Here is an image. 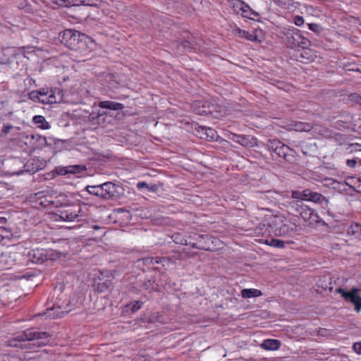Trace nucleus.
I'll return each mask as SVG.
<instances>
[{"label": "nucleus", "instance_id": "nucleus-44", "mask_svg": "<svg viewBox=\"0 0 361 361\" xmlns=\"http://www.w3.org/2000/svg\"><path fill=\"white\" fill-rule=\"evenodd\" d=\"M190 42L188 41H185L182 43L181 46L183 47L184 49H186L190 46Z\"/></svg>", "mask_w": 361, "mask_h": 361}, {"label": "nucleus", "instance_id": "nucleus-6", "mask_svg": "<svg viewBox=\"0 0 361 361\" xmlns=\"http://www.w3.org/2000/svg\"><path fill=\"white\" fill-rule=\"evenodd\" d=\"M360 291L361 289L357 288H353L348 291L342 288L336 289V293L341 294L345 302H350L355 306L357 312L361 310V296L359 295Z\"/></svg>", "mask_w": 361, "mask_h": 361}, {"label": "nucleus", "instance_id": "nucleus-46", "mask_svg": "<svg viewBox=\"0 0 361 361\" xmlns=\"http://www.w3.org/2000/svg\"><path fill=\"white\" fill-rule=\"evenodd\" d=\"M202 114H212V111L211 110H209L208 111H206V110H204L202 111Z\"/></svg>", "mask_w": 361, "mask_h": 361}, {"label": "nucleus", "instance_id": "nucleus-31", "mask_svg": "<svg viewBox=\"0 0 361 361\" xmlns=\"http://www.w3.org/2000/svg\"><path fill=\"white\" fill-rule=\"evenodd\" d=\"M267 243L271 246L283 248L285 246V242L279 239H271L269 242L267 241Z\"/></svg>", "mask_w": 361, "mask_h": 361}, {"label": "nucleus", "instance_id": "nucleus-29", "mask_svg": "<svg viewBox=\"0 0 361 361\" xmlns=\"http://www.w3.org/2000/svg\"><path fill=\"white\" fill-rule=\"evenodd\" d=\"M0 361H22L21 358L11 354H1Z\"/></svg>", "mask_w": 361, "mask_h": 361}, {"label": "nucleus", "instance_id": "nucleus-12", "mask_svg": "<svg viewBox=\"0 0 361 361\" xmlns=\"http://www.w3.org/2000/svg\"><path fill=\"white\" fill-rule=\"evenodd\" d=\"M269 148L271 152H275L279 157L286 158L290 148L279 140L269 142Z\"/></svg>", "mask_w": 361, "mask_h": 361}, {"label": "nucleus", "instance_id": "nucleus-39", "mask_svg": "<svg viewBox=\"0 0 361 361\" xmlns=\"http://www.w3.org/2000/svg\"><path fill=\"white\" fill-rule=\"evenodd\" d=\"M353 348L355 353L360 355L361 354V342L355 343Z\"/></svg>", "mask_w": 361, "mask_h": 361}, {"label": "nucleus", "instance_id": "nucleus-3", "mask_svg": "<svg viewBox=\"0 0 361 361\" xmlns=\"http://www.w3.org/2000/svg\"><path fill=\"white\" fill-rule=\"evenodd\" d=\"M279 35L286 46L290 49L301 47L306 49L311 46L310 40L304 37L300 30L293 26L282 27Z\"/></svg>", "mask_w": 361, "mask_h": 361}, {"label": "nucleus", "instance_id": "nucleus-5", "mask_svg": "<svg viewBox=\"0 0 361 361\" xmlns=\"http://www.w3.org/2000/svg\"><path fill=\"white\" fill-rule=\"evenodd\" d=\"M85 214L80 206L66 207L55 214L54 221L66 222H80L85 219Z\"/></svg>", "mask_w": 361, "mask_h": 361}, {"label": "nucleus", "instance_id": "nucleus-21", "mask_svg": "<svg viewBox=\"0 0 361 361\" xmlns=\"http://www.w3.org/2000/svg\"><path fill=\"white\" fill-rule=\"evenodd\" d=\"M290 130H293L299 132H307L312 129V126L309 123L302 122H293L290 124Z\"/></svg>", "mask_w": 361, "mask_h": 361}, {"label": "nucleus", "instance_id": "nucleus-20", "mask_svg": "<svg viewBox=\"0 0 361 361\" xmlns=\"http://www.w3.org/2000/svg\"><path fill=\"white\" fill-rule=\"evenodd\" d=\"M236 34L238 37L246 39L251 42H259L255 32L250 33L249 32L238 28Z\"/></svg>", "mask_w": 361, "mask_h": 361}, {"label": "nucleus", "instance_id": "nucleus-23", "mask_svg": "<svg viewBox=\"0 0 361 361\" xmlns=\"http://www.w3.org/2000/svg\"><path fill=\"white\" fill-rule=\"evenodd\" d=\"M241 295L243 298H256L262 295V292L255 288H245L241 290Z\"/></svg>", "mask_w": 361, "mask_h": 361}, {"label": "nucleus", "instance_id": "nucleus-28", "mask_svg": "<svg viewBox=\"0 0 361 361\" xmlns=\"http://www.w3.org/2000/svg\"><path fill=\"white\" fill-rule=\"evenodd\" d=\"M349 233H352L357 238L361 237V225L355 224L351 225L348 230Z\"/></svg>", "mask_w": 361, "mask_h": 361}, {"label": "nucleus", "instance_id": "nucleus-49", "mask_svg": "<svg viewBox=\"0 0 361 361\" xmlns=\"http://www.w3.org/2000/svg\"><path fill=\"white\" fill-rule=\"evenodd\" d=\"M252 13L255 16H258V14L256 12L252 11Z\"/></svg>", "mask_w": 361, "mask_h": 361}, {"label": "nucleus", "instance_id": "nucleus-42", "mask_svg": "<svg viewBox=\"0 0 361 361\" xmlns=\"http://www.w3.org/2000/svg\"><path fill=\"white\" fill-rule=\"evenodd\" d=\"M309 29L314 32H317L319 30V25L316 23L308 24Z\"/></svg>", "mask_w": 361, "mask_h": 361}, {"label": "nucleus", "instance_id": "nucleus-47", "mask_svg": "<svg viewBox=\"0 0 361 361\" xmlns=\"http://www.w3.org/2000/svg\"><path fill=\"white\" fill-rule=\"evenodd\" d=\"M92 228H93L94 230H98V229H99V228H100V227H99V226H97V225L93 226V227H92Z\"/></svg>", "mask_w": 361, "mask_h": 361}, {"label": "nucleus", "instance_id": "nucleus-17", "mask_svg": "<svg viewBox=\"0 0 361 361\" xmlns=\"http://www.w3.org/2000/svg\"><path fill=\"white\" fill-rule=\"evenodd\" d=\"M99 3L100 0H67V7L81 5L96 7Z\"/></svg>", "mask_w": 361, "mask_h": 361}, {"label": "nucleus", "instance_id": "nucleus-13", "mask_svg": "<svg viewBox=\"0 0 361 361\" xmlns=\"http://www.w3.org/2000/svg\"><path fill=\"white\" fill-rule=\"evenodd\" d=\"M27 257L30 261L36 264L43 263L48 259L46 250L39 248L30 250Z\"/></svg>", "mask_w": 361, "mask_h": 361}, {"label": "nucleus", "instance_id": "nucleus-4", "mask_svg": "<svg viewBox=\"0 0 361 361\" xmlns=\"http://www.w3.org/2000/svg\"><path fill=\"white\" fill-rule=\"evenodd\" d=\"M61 42L70 49L82 51L90 38L85 34L73 30H66L59 35Z\"/></svg>", "mask_w": 361, "mask_h": 361}, {"label": "nucleus", "instance_id": "nucleus-11", "mask_svg": "<svg viewBox=\"0 0 361 361\" xmlns=\"http://www.w3.org/2000/svg\"><path fill=\"white\" fill-rule=\"evenodd\" d=\"M102 187L104 200L113 199L116 197L118 193V190L119 189V186L111 182L102 183Z\"/></svg>", "mask_w": 361, "mask_h": 361}, {"label": "nucleus", "instance_id": "nucleus-33", "mask_svg": "<svg viewBox=\"0 0 361 361\" xmlns=\"http://www.w3.org/2000/svg\"><path fill=\"white\" fill-rule=\"evenodd\" d=\"M12 235L11 231L9 228L0 226V236L4 238H10Z\"/></svg>", "mask_w": 361, "mask_h": 361}, {"label": "nucleus", "instance_id": "nucleus-53", "mask_svg": "<svg viewBox=\"0 0 361 361\" xmlns=\"http://www.w3.org/2000/svg\"><path fill=\"white\" fill-rule=\"evenodd\" d=\"M332 288H333L332 287H330V288H329V290H330V291H331V290H332Z\"/></svg>", "mask_w": 361, "mask_h": 361}, {"label": "nucleus", "instance_id": "nucleus-2", "mask_svg": "<svg viewBox=\"0 0 361 361\" xmlns=\"http://www.w3.org/2000/svg\"><path fill=\"white\" fill-rule=\"evenodd\" d=\"M50 335L45 331H38L34 329H29L16 337L18 341H30L28 343H21L19 346L22 348H29L35 350L37 348L47 345L49 342ZM9 345L17 347L16 343H12L10 341Z\"/></svg>", "mask_w": 361, "mask_h": 361}, {"label": "nucleus", "instance_id": "nucleus-8", "mask_svg": "<svg viewBox=\"0 0 361 361\" xmlns=\"http://www.w3.org/2000/svg\"><path fill=\"white\" fill-rule=\"evenodd\" d=\"M137 262H142L144 265L148 266L149 268L159 270L161 265L162 267H168L170 264V260L166 257H145L142 259L137 260Z\"/></svg>", "mask_w": 361, "mask_h": 361}, {"label": "nucleus", "instance_id": "nucleus-22", "mask_svg": "<svg viewBox=\"0 0 361 361\" xmlns=\"http://www.w3.org/2000/svg\"><path fill=\"white\" fill-rule=\"evenodd\" d=\"M346 185L353 188L358 192H361V178L356 177H349L346 180Z\"/></svg>", "mask_w": 361, "mask_h": 361}, {"label": "nucleus", "instance_id": "nucleus-9", "mask_svg": "<svg viewBox=\"0 0 361 361\" xmlns=\"http://www.w3.org/2000/svg\"><path fill=\"white\" fill-rule=\"evenodd\" d=\"M300 216L308 225H314L322 221L317 212L307 205L302 208Z\"/></svg>", "mask_w": 361, "mask_h": 361}, {"label": "nucleus", "instance_id": "nucleus-7", "mask_svg": "<svg viewBox=\"0 0 361 361\" xmlns=\"http://www.w3.org/2000/svg\"><path fill=\"white\" fill-rule=\"evenodd\" d=\"M40 102L42 104H56L62 101V92L59 89L41 90Z\"/></svg>", "mask_w": 361, "mask_h": 361}, {"label": "nucleus", "instance_id": "nucleus-38", "mask_svg": "<svg viewBox=\"0 0 361 361\" xmlns=\"http://www.w3.org/2000/svg\"><path fill=\"white\" fill-rule=\"evenodd\" d=\"M240 11H241L240 14L243 17L250 18L249 12L251 11V8H250V6L248 5H247V8H243Z\"/></svg>", "mask_w": 361, "mask_h": 361}, {"label": "nucleus", "instance_id": "nucleus-27", "mask_svg": "<svg viewBox=\"0 0 361 361\" xmlns=\"http://www.w3.org/2000/svg\"><path fill=\"white\" fill-rule=\"evenodd\" d=\"M305 206V204H303L300 201L297 200L288 202V207L299 214L300 213L302 208Z\"/></svg>", "mask_w": 361, "mask_h": 361}, {"label": "nucleus", "instance_id": "nucleus-40", "mask_svg": "<svg viewBox=\"0 0 361 361\" xmlns=\"http://www.w3.org/2000/svg\"><path fill=\"white\" fill-rule=\"evenodd\" d=\"M346 164L350 168H355L357 164V161L355 159H348L346 161Z\"/></svg>", "mask_w": 361, "mask_h": 361}, {"label": "nucleus", "instance_id": "nucleus-37", "mask_svg": "<svg viewBox=\"0 0 361 361\" xmlns=\"http://www.w3.org/2000/svg\"><path fill=\"white\" fill-rule=\"evenodd\" d=\"M304 19L302 16H296L294 17L293 23H295V25L301 26L304 24Z\"/></svg>", "mask_w": 361, "mask_h": 361}, {"label": "nucleus", "instance_id": "nucleus-50", "mask_svg": "<svg viewBox=\"0 0 361 361\" xmlns=\"http://www.w3.org/2000/svg\"><path fill=\"white\" fill-rule=\"evenodd\" d=\"M136 304H137V310L140 308V306L137 305L138 304V301L136 302Z\"/></svg>", "mask_w": 361, "mask_h": 361}, {"label": "nucleus", "instance_id": "nucleus-25", "mask_svg": "<svg viewBox=\"0 0 361 361\" xmlns=\"http://www.w3.org/2000/svg\"><path fill=\"white\" fill-rule=\"evenodd\" d=\"M324 200L325 197L323 196L321 193L312 192L309 190L307 201L313 202L315 203H322Z\"/></svg>", "mask_w": 361, "mask_h": 361}, {"label": "nucleus", "instance_id": "nucleus-24", "mask_svg": "<svg viewBox=\"0 0 361 361\" xmlns=\"http://www.w3.org/2000/svg\"><path fill=\"white\" fill-rule=\"evenodd\" d=\"M309 189H305L302 191L293 190L291 192V197L297 200H308Z\"/></svg>", "mask_w": 361, "mask_h": 361}, {"label": "nucleus", "instance_id": "nucleus-14", "mask_svg": "<svg viewBox=\"0 0 361 361\" xmlns=\"http://www.w3.org/2000/svg\"><path fill=\"white\" fill-rule=\"evenodd\" d=\"M39 204L44 207H49L55 204V198L45 191H41L35 194Z\"/></svg>", "mask_w": 361, "mask_h": 361}, {"label": "nucleus", "instance_id": "nucleus-19", "mask_svg": "<svg viewBox=\"0 0 361 361\" xmlns=\"http://www.w3.org/2000/svg\"><path fill=\"white\" fill-rule=\"evenodd\" d=\"M32 122L37 126V128L43 130H48L51 128L50 124L47 121L43 116H35L32 118Z\"/></svg>", "mask_w": 361, "mask_h": 361}, {"label": "nucleus", "instance_id": "nucleus-48", "mask_svg": "<svg viewBox=\"0 0 361 361\" xmlns=\"http://www.w3.org/2000/svg\"><path fill=\"white\" fill-rule=\"evenodd\" d=\"M5 221H6L5 218H0V223Z\"/></svg>", "mask_w": 361, "mask_h": 361}, {"label": "nucleus", "instance_id": "nucleus-18", "mask_svg": "<svg viewBox=\"0 0 361 361\" xmlns=\"http://www.w3.org/2000/svg\"><path fill=\"white\" fill-rule=\"evenodd\" d=\"M261 346L267 350H276L280 348L281 342L276 339H266L262 342Z\"/></svg>", "mask_w": 361, "mask_h": 361}, {"label": "nucleus", "instance_id": "nucleus-34", "mask_svg": "<svg viewBox=\"0 0 361 361\" xmlns=\"http://www.w3.org/2000/svg\"><path fill=\"white\" fill-rule=\"evenodd\" d=\"M41 94H42L41 90L39 91H32L29 94V97L30 99H32L34 102H40Z\"/></svg>", "mask_w": 361, "mask_h": 361}, {"label": "nucleus", "instance_id": "nucleus-43", "mask_svg": "<svg viewBox=\"0 0 361 361\" xmlns=\"http://www.w3.org/2000/svg\"><path fill=\"white\" fill-rule=\"evenodd\" d=\"M351 97H352L353 99L355 100L356 102L360 103L361 105V96L355 94L351 95Z\"/></svg>", "mask_w": 361, "mask_h": 361}, {"label": "nucleus", "instance_id": "nucleus-36", "mask_svg": "<svg viewBox=\"0 0 361 361\" xmlns=\"http://www.w3.org/2000/svg\"><path fill=\"white\" fill-rule=\"evenodd\" d=\"M137 187L140 189L146 188L149 190L154 191L157 189V187L155 185H152L151 188L149 187V185L145 182H139L137 184Z\"/></svg>", "mask_w": 361, "mask_h": 361}, {"label": "nucleus", "instance_id": "nucleus-16", "mask_svg": "<svg viewBox=\"0 0 361 361\" xmlns=\"http://www.w3.org/2000/svg\"><path fill=\"white\" fill-rule=\"evenodd\" d=\"M87 170V168L85 165L82 164H78V165H71L68 166L66 167H63V169H60L59 173L61 175H66V174H76L79 173L82 171H84Z\"/></svg>", "mask_w": 361, "mask_h": 361}, {"label": "nucleus", "instance_id": "nucleus-45", "mask_svg": "<svg viewBox=\"0 0 361 361\" xmlns=\"http://www.w3.org/2000/svg\"><path fill=\"white\" fill-rule=\"evenodd\" d=\"M192 247H195L204 249V250H207V248L204 246L200 247V246H195V245H192Z\"/></svg>", "mask_w": 361, "mask_h": 361}, {"label": "nucleus", "instance_id": "nucleus-52", "mask_svg": "<svg viewBox=\"0 0 361 361\" xmlns=\"http://www.w3.org/2000/svg\"><path fill=\"white\" fill-rule=\"evenodd\" d=\"M35 357H32V358H35ZM27 359H31V357H27Z\"/></svg>", "mask_w": 361, "mask_h": 361}, {"label": "nucleus", "instance_id": "nucleus-51", "mask_svg": "<svg viewBox=\"0 0 361 361\" xmlns=\"http://www.w3.org/2000/svg\"><path fill=\"white\" fill-rule=\"evenodd\" d=\"M135 307V305H133L132 306V310H134V307Z\"/></svg>", "mask_w": 361, "mask_h": 361}, {"label": "nucleus", "instance_id": "nucleus-30", "mask_svg": "<svg viewBox=\"0 0 361 361\" xmlns=\"http://www.w3.org/2000/svg\"><path fill=\"white\" fill-rule=\"evenodd\" d=\"M233 8L237 13H240L241 9L243 8H247V4H245L243 1L240 0H235L233 4Z\"/></svg>", "mask_w": 361, "mask_h": 361}, {"label": "nucleus", "instance_id": "nucleus-1", "mask_svg": "<svg viewBox=\"0 0 361 361\" xmlns=\"http://www.w3.org/2000/svg\"><path fill=\"white\" fill-rule=\"evenodd\" d=\"M123 108L124 105L118 102L113 101L100 102L98 108H95L90 114L89 121L92 125L105 128L108 125L114 123L116 119L114 111L121 110Z\"/></svg>", "mask_w": 361, "mask_h": 361}, {"label": "nucleus", "instance_id": "nucleus-32", "mask_svg": "<svg viewBox=\"0 0 361 361\" xmlns=\"http://www.w3.org/2000/svg\"><path fill=\"white\" fill-rule=\"evenodd\" d=\"M111 284V283L110 280H106L104 282H99L97 285V288L99 292H104L110 287Z\"/></svg>", "mask_w": 361, "mask_h": 361}, {"label": "nucleus", "instance_id": "nucleus-35", "mask_svg": "<svg viewBox=\"0 0 361 361\" xmlns=\"http://www.w3.org/2000/svg\"><path fill=\"white\" fill-rule=\"evenodd\" d=\"M18 6L20 8L26 9L27 11H29L30 7L27 0H18Z\"/></svg>", "mask_w": 361, "mask_h": 361}, {"label": "nucleus", "instance_id": "nucleus-15", "mask_svg": "<svg viewBox=\"0 0 361 361\" xmlns=\"http://www.w3.org/2000/svg\"><path fill=\"white\" fill-rule=\"evenodd\" d=\"M69 311L66 307L62 308L61 306H57L48 309L44 314L47 317L57 318L63 317L64 314L68 313Z\"/></svg>", "mask_w": 361, "mask_h": 361}, {"label": "nucleus", "instance_id": "nucleus-26", "mask_svg": "<svg viewBox=\"0 0 361 361\" xmlns=\"http://www.w3.org/2000/svg\"><path fill=\"white\" fill-rule=\"evenodd\" d=\"M86 189L90 194L103 199L102 184L97 185H88Z\"/></svg>", "mask_w": 361, "mask_h": 361}, {"label": "nucleus", "instance_id": "nucleus-10", "mask_svg": "<svg viewBox=\"0 0 361 361\" xmlns=\"http://www.w3.org/2000/svg\"><path fill=\"white\" fill-rule=\"evenodd\" d=\"M229 138L244 147H250L257 145V139L253 136L232 134Z\"/></svg>", "mask_w": 361, "mask_h": 361}, {"label": "nucleus", "instance_id": "nucleus-41", "mask_svg": "<svg viewBox=\"0 0 361 361\" xmlns=\"http://www.w3.org/2000/svg\"><path fill=\"white\" fill-rule=\"evenodd\" d=\"M13 128L12 125L4 126L2 129V133L5 135L9 133L10 130Z\"/></svg>", "mask_w": 361, "mask_h": 361}]
</instances>
